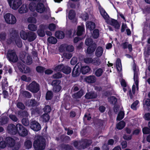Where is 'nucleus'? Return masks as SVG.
<instances>
[{
    "mask_svg": "<svg viewBox=\"0 0 150 150\" xmlns=\"http://www.w3.org/2000/svg\"><path fill=\"white\" fill-rule=\"evenodd\" d=\"M100 11L101 15L108 24L113 26L116 29L119 28L120 25L115 20L110 19L108 15L103 9H100Z\"/></svg>",
    "mask_w": 150,
    "mask_h": 150,
    "instance_id": "1",
    "label": "nucleus"
},
{
    "mask_svg": "<svg viewBox=\"0 0 150 150\" xmlns=\"http://www.w3.org/2000/svg\"><path fill=\"white\" fill-rule=\"evenodd\" d=\"M33 146L35 150H43L45 147V140L42 137L38 136L35 137Z\"/></svg>",
    "mask_w": 150,
    "mask_h": 150,
    "instance_id": "2",
    "label": "nucleus"
},
{
    "mask_svg": "<svg viewBox=\"0 0 150 150\" xmlns=\"http://www.w3.org/2000/svg\"><path fill=\"white\" fill-rule=\"evenodd\" d=\"M92 143L90 140L85 139L78 143L76 141L74 142V145L78 149H84Z\"/></svg>",
    "mask_w": 150,
    "mask_h": 150,
    "instance_id": "3",
    "label": "nucleus"
},
{
    "mask_svg": "<svg viewBox=\"0 0 150 150\" xmlns=\"http://www.w3.org/2000/svg\"><path fill=\"white\" fill-rule=\"evenodd\" d=\"M136 69L135 65L133 66V69L134 71V79L135 83L132 87V91L133 94H135L136 92H137L139 89L138 86V73L135 71Z\"/></svg>",
    "mask_w": 150,
    "mask_h": 150,
    "instance_id": "4",
    "label": "nucleus"
},
{
    "mask_svg": "<svg viewBox=\"0 0 150 150\" xmlns=\"http://www.w3.org/2000/svg\"><path fill=\"white\" fill-rule=\"evenodd\" d=\"M85 44L86 45L89 46L87 50L88 53L91 54L94 51L96 46V44L93 43L91 39L87 38L85 41Z\"/></svg>",
    "mask_w": 150,
    "mask_h": 150,
    "instance_id": "5",
    "label": "nucleus"
},
{
    "mask_svg": "<svg viewBox=\"0 0 150 150\" xmlns=\"http://www.w3.org/2000/svg\"><path fill=\"white\" fill-rule=\"evenodd\" d=\"M8 3L11 8L16 10L22 4L21 0H8Z\"/></svg>",
    "mask_w": 150,
    "mask_h": 150,
    "instance_id": "6",
    "label": "nucleus"
},
{
    "mask_svg": "<svg viewBox=\"0 0 150 150\" xmlns=\"http://www.w3.org/2000/svg\"><path fill=\"white\" fill-rule=\"evenodd\" d=\"M4 18L5 21L8 24H13L16 22V19L15 17L10 13L5 14L4 16Z\"/></svg>",
    "mask_w": 150,
    "mask_h": 150,
    "instance_id": "7",
    "label": "nucleus"
},
{
    "mask_svg": "<svg viewBox=\"0 0 150 150\" xmlns=\"http://www.w3.org/2000/svg\"><path fill=\"white\" fill-rule=\"evenodd\" d=\"M7 144L4 141H2L0 142V148H4L6 147L7 145H8L10 147L13 146L15 144L14 140L11 138L7 137L6 139Z\"/></svg>",
    "mask_w": 150,
    "mask_h": 150,
    "instance_id": "8",
    "label": "nucleus"
},
{
    "mask_svg": "<svg viewBox=\"0 0 150 150\" xmlns=\"http://www.w3.org/2000/svg\"><path fill=\"white\" fill-rule=\"evenodd\" d=\"M27 88L28 90L33 93L37 92L39 90L38 84L35 81L32 82L28 86Z\"/></svg>",
    "mask_w": 150,
    "mask_h": 150,
    "instance_id": "9",
    "label": "nucleus"
},
{
    "mask_svg": "<svg viewBox=\"0 0 150 150\" xmlns=\"http://www.w3.org/2000/svg\"><path fill=\"white\" fill-rule=\"evenodd\" d=\"M17 129V132L19 135L21 136L24 137L26 136L28 134L27 130L23 127L22 125L20 124L16 125Z\"/></svg>",
    "mask_w": 150,
    "mask_h": 150,
    "instance_id": "10",
    "label": "nucleus"
},
{
    "mask_svg": "<svg viewBox=\"0 0 150 150\" xmlns=\"http://www.w3.org/2000/svg\"><path fill=\"white\" fill-rule=\"evenodd\" d=\"M7 56L9 60L11 62H16L18 60V58L14 51H8L7 54Z\"/></svg>",
    "mask_w": 150,
    "mask_h": 150,
    "instance_id": "11",
    "label": "nucleus"
},
{
    "mask_svg": "<svg viewBox=\"0 0 150 150\" xmlns=\"http://www.w3.org/2000/svg\"><path fill=\"white\" fill-rule=\"evenodd\" d=\"M60 81L59 80H54L52 82V85L54 86L53 91L56 92H59L61 89V86L59 85Z\"/></svg>",
    "mask_w": 150,
    "mask_h": 150,
    "instance_id": "12",
    "label": "nucleus"
},
{
    "mask_svg": "<svg viewBox=\"0 0 150 150\" xmlns=\"http://www.w3.org/2000/svg\"><path fill=\"white\" fill-rule=\"evenodd\" d=\"M30 127L32 130L35 131H38L41 129V126L39 123L35 120L31 122Z\"/></svg>",
    "mask_w": 150,
    "mask_h": 150,
    "instance_id": "13",
    "label": "nucleus"
},
{
    "mask_svg": "<svg viewBox=\"0 0 150 150\" xmlns=\"http://www.w3.org/2000/svg\"><path fill=\"white\" fill-rule=\"evenodd\" d=\"M7 130L9 133L11 134H16L17 132V129L16 125L15 126L13 124H10L8 125Z\"/></svg>",
    "mask_w": 150,
    "mask_h": 150,
    "instance_id": "14",
    "label": "nucleus"
},
{
    "mask_svg": "<svg viewBox=\"0 0 150 150\" xmlns=\"http://www.w3.org/2000/svg\"><path fill=\"white\" fill-rule=\"evenodd\" d=\"M18 65V69L22 72L27 73L30 71V69L23 64L19 63Z\"/></svg>",
    "mask_w": 150,
    "mask_h": 150,
    "instance_id": "15",
    "label": "nucleus"
},
{
    "mask_svg": "<svg viewBox=\"0 0 150 150\" xmlns=\"http://www.w3.org/2000/svg\"><path fill=\"white\" fill-rule=\"evenodd\" d=\"M36 37L35 34L32 32H28L27 40L29 42H32L34 40Z\"/></svg>",
    "mask_w": 150,
    "mask_h": 150,
    "instance_id": "16",
    "label": "nucleus"
},
{
    "mask_svg": "<svg viewBox=\"0 0 150 150\" xmlns=\"http://www.w3.org/2000/svg\"><path fill=\"white\" fill-rule=\"evenodd\" d=\"M21 59L23 62L26 63L28 65L32 63V58L27 54L25 55L24 57L22 58Z\"/></svg>",
    "mask_w": 150,
    "mask_h": 150,
    "instance_id": "17",
    "label": "nucleus"
},
{
    "mask_svg": "<svg viewBox=\"0 0 150 150\" xmlns=\"http://www.w3.org/2000/svg\"><path fill=\"white\" fill-rule=\"evenodd\" d=\"M28 11L27 6L25 4H23L18 9V12L20 13H25L27 12Z\"/></svg>",
    "mask_w": 150,
    "mask_h": 150,
    "instance_id": "18",
    "label": "nucleus"
},
{
    "mask_svg": "<svg viewBox=\"0 0 150 150\" xmlns=\"http://www.w3.org/2000/svg\"><path fill=\"white\" fill-rule=\"evenodd\" d=\"M80 69L77 65L74 68L72 72V75L74 77L78 76L80 73Z\"/></svg>",
    "mask_w": 150,
    "mask_h": 150,
    "instance_id": "19",
    "label": "nucleus"
},
{
    "mask_svg": "<svg viewBox=\"0 0 150 150\" xmlns=\"http://www.w3.org/2000/svg\"><path fill=\"white\" fill-rule=\"evenodd\" d=\"M103 48L100 46L98 47L96 49L95 51V55L97 57H100L103 52Z\"/></svg>",
    "mask_w": 150,
    "mask_h": 150,
    "instance_id": "20",
    "label": "nucleus"
},
{
    "mask_svg": "<svg viewBox=\"0 0 150 150\" xmlns=\"http://www.w3.org/2000/svg\"><path fill=\"white\" fill-rule=\"evenodd\" d=\"M36 9L38 12L40 13H42L45 10L44 5L42 3H38Z\"/></svg>",
    "mask_w": 150,
    "mask_h": 150,
    "instance_id": "21",
    "label": "nucleus"
},
{
    "mask_svg": "<svg viewBox=\"0 0 150 150\" xmlns=\"http://www.w3.org/2000/svg\"><path fill=\"white\" fill-rule=\"evenodd\" d=\"M86 81L88 83H93L96 80V77L94 76H90L85 78Z\"/></svg>",
    "mask_w": 150,
    "mask_h": 150,
    "instance_id": "22",
    "label": "nucleus"
},
{
    "mask_svg": "<svg viewBox=\"0 0 150 150\" xmlns=\"http://www.w3.org/2000/svg\"><path fill=\"white\" fill-rule=\"evenodd\" d=\"M84 32V25L78 26L77 32V35H81Z\"/></svg>",
    "mask_w": 150,
    "mask_h": 150,
    "instance_id": "23",
    "label": "nucleus"
},
{
    "mask_svg": "<svg viewBox=\"0 0 150 150\" xmlns=\"http://www.w3.org/2000/svg\"><path fill=\"white\" fill-rule=\"evenodd\" d=\"M95 24L94 23L91 22H87L86 24V28L87 30H93L95 28Z\"/></svg>",
    "mask_w": 150,
    "mask_h": 150,
    "instance_id": "24",
    "label": "nucleus"
},
{
    "mask_svg": "<svg viewBox=\"0 0 150 150\" xmlns=\"http://www.w3.org/2000/svg\"><path fill=\"white\" fill-rule=\"evenodd\" d=\"M121 46L124 49L128 48L130 51H131L132 50V45L131 44H129L128 42H125L121 44Z\"/></svg>",
    "mask_w": 150,
    "mask_h": 150,
    "instance_id": "25",
    "label": "nucleus"
},
{
    "mask_svg": "<svg viewBox=\"0 0 150 150\" xmlns=\"http://www.w3.org/2000/svg\"><path fill=\"white\" fill-rule=\"evenodd\" d=\"M80 69L82 73L84 74L89 72L90 70V68L87 66L82 67Z\"/></svg>",
    "mask_w": 150,
    "mask_h": 150,
    "instance_id": "26",
    "label": "nucleus"
},
{
    "mask_svg": "<svg viewBox=\"0 0 150 150\" xmlns=\"http://www.w3.org/2000/svg\"><path fill=\"white\" fill-rule=\"evenodd\" d=\"M97 97V95L93 92L87 93L85 96V98L87 99L95 98Z\"/></svg>",
    "mask_w": 150,
    "mask_h": 150,
    "instance_id": "27",
    "label": "nucleus"
},
{
    "mask_svg": "<svg viewBox=\"0 0 150 150\" xmlns=\"http://www.w3.org/2000/svg\"><path fill=\"white\" fill-rule=\"evenodd\" d=\"M55 35L57 38L60 39L63 38L64 36V33L62 31H56Z\"/></svg>",
    "mask_w": 150,
    "mask_h": 150,
    "instance_id": "28",
    "label": "nucleus"
},
{
    "mask_svg": "<svg viewBox=\"0 0 150 150\" xmlns=\"http://www.w3.org/2000/svg\"><path fill=\"white\" fill-rule=\"evenodd\" d=\"M47 41L49 43L53 44H56L57 42V39L52 36L49 37L47 39Z\"/></svg>",
    "mask_w": 150,
    "mask_h": 150,
    "instance_id": "29",
    "label": "nucleus"
},
{
    "mask_svg": "<svg viewBox=\"0 0 150 150\" xmlns=\"http://www.w3.org/2000/svg\"><path fill=\"white\" fill-rule=\"evenodd\" d=\"M28 32H26L25 31L22 30L20 32V35L21 38L23 40H26L28 36Z\"/></svg>",
    "mask_w": 150,
    "mask_h": 150,
    "instance_id": "30",
    "label": "nucleus"
},
{
    "mask_svg": "<svg viewBox=\"0 0 150 150\" xmlns=\"http://www.w3.org/2000/svg\"><path fill=\"white\" fill-rule=\"evenodd\" d=\"M71 68L67 66H65L64 65V68L62 69V71L63 73L65 74H69L71 71Z\"/></svg>",
    "mask_w": 150,
    "mask_h": 150,
    "instance_id": "31",
    "label": "nucleus"
},
{
    "mask_svg": "<svg viewBox=\"0 0 150 150\" xmlns=\"http://www.w3.org/2000/svg\"><path fill=\"white\" fill-rule=\"evenodd\" d=\"M83 94V91L81 90L79 92L75 93L73 95V98H80Z\"/></svg>",
    "mask_w": 150,
    "mask_h": 150,
    "instance_id": "32",
    "label": "nucleus"
},
{
    "mask_svg": "<svg viewBox=\"0 0 150 150\" xmlns=\"http://www.w3.org/2000/svg\"><path fill=\"white\" fill-rule=\"evenodd\" d=\"M116 64L117 70L118 71H121L122 69V66L120 59H117Z\"/></svg>",
    "mask_w": 150,
    "mask_h": 150,
    "instance_id": "33",
    "label": "nucleus"
},
{
    "mask_svg": "<svg viewBox=\"0 0 150 150\" xmlns=\"http://www.w3.org/2000/svg\"><path fill=\"white\" fill-rule=\"evenodd\" d=\"M57 140H60L61 141H65V142H67L68 141H69L70 140V138L69 136L63 135L61 136L59 139L57 138Z\"/></svg>",
    "mask_w": 150,
    "mask_h": 150,
    "instance_id": "34",
    "label": "nucleus"
},
{
    "mask_svg": "<svg viewBox=\"0 0 150 150\" xmlns=\"http://www.w3.org/2000/svg\"><path fill=\"white\" fill-rule=\"evenodd\" d=\"M125 125V123L123 121H121L117 124V128L119 129H121L123 128Z\"/></svg>",
    "mask_w": 150,
    "mask_h": 150,
    "instance_id": "35",
    "label": "nucleus"
},
{
    "mask_svg": "<svg viewBox=\"0 0 150 150\" xmlns=\"http://www.w3.org/2000/svg\"><path fill=\"white\" fill-rule=\"evenodd\" d=\"M75 13L74 11L73 10H71L69 12V18L71 20H75L76 21V19H75Z\"/></svg>",
    "mask_w": 150,
    "mask_h": 150,
    "instance_id": "36",
    "label": "nucleus"
},
{
    "mask_svg": "<svg viewBox=\"0 0 150 150\" xmlns=\"http://www.w3.org/2000/svg\"><path fill=\"white\" fill-rule=\"evenodd\" d=\"M80 17L83 20L86 21L88 19V13L84 12L81 14Z\"/></svg>",
    "mask_w": 150,
    "mask_h": 150,
    "instance_id": "37",
    "label": "nucleus"
},
{
    "mask_svg": "<svg viewBox=\"0 0 150 150\" xmlns=\"http://www.w3.org/2000/svg\"><path fill=\"white\" fill-rule=\"evenodd\" d=\"M28 29L32 31H35L37 29V27L36 25L33 24H30L28 26Z\"/></svg>",
    "mask_w": 150,
    "mask_h": 150,
    "instance_id": "38",
    "label": "nucleus"
},
{
    "mask_svg": "<svg viewBox=\"0 0 150 150\" xmlns=\"http://www.w3.org/2000/svg\"><path fill=\"white\" fill-rule=\"evenodd\" d=\"M41 118L43 120V121L44 122H47L48 121L50 117L48 114L47 113L41 116Z\"/></svg>",
    "mask_w": 150,
    "mask_h": 150,
    "instance_id": "39",
    "label": "nucleus"
},
{
    "mask_svg": "<svg viewBox=\"0 0 150 150\" xmlns=\"http://www.w3.org/2000/svg\"><path fill=\"white\" fill-rule=\"evenodd\" d=\"M124 116V112L122 111H120L117 115V120H121L123 118Z\"/></svg>",
    "mask_w": 150,
    "mask_h": 150,
    "instance_id": "40",
    "label": "nucleus"
},
{
    "mask_svg": "<svg viewBox=\"0 0 150 150\" xmlns=\"http://www.w3.org/2000/svg\"><path fill=\"white\" fill-rule=\"evenodd\" d=\"M8 119V118L6 117L4 118L0 117V125H3L7 123Z\"/></svg>",
    "mask_w": 150,
    "mask_h": 150,
    "instance_id": "41",
    "label": "nucleus"
},
{
    "mask_svg": "<svg viewBox=\"0 0 150 150\" xmlns=\"http://www.w3.org/2000/svg\"><path fill=\"white\" fill-rule=\"evenodd\" d=\"M103 71V70L102 69L99 68L95 72V75L96 76L99 77L102 75Z\"/></svg>",
    "mask_w": 150,
    "mask_h": 150,
    "instance_id": "42",
    "label": "nucleus"
},
{
    "mask_svg": "<svg viewBox=\"0 0 150 150\" xmlns=\"http://www.w3.org/2000/svg\"><path fill=\"white\" fill-rule=\"evenodd\" d=\"M25 146L27 149L31 148L32 146V142L29 140H27L25 142Z\"/></svg>",
    "mask_w": 150,
    "mask_h": 150,
    "instance_id": "43",
    "label": "nucleus"
},
{
    "mask_svg": "<svg viewBox=\"0 0 150 150\" xmlns=\"http://www.w3.org/2000/svg\"><path fill=\"white\" fill-rule=\"evenodd\" d=\"M64 65L61 64L58 65L55 67L54 70L56 71H60L62 70L64 68Z\"/></svg>",
    "mask_w": 150,
    "mask_h": 150,
    "instance_id": "44",
    "label": "nucleus"
},
{
    "mask_svg": "<svg viewBox=\"0 0 150 150\" xmlns=\"http://www.w3.org/2000/svg\"><path fill=\"white\" fill-rule=\"evenodd\" d=\"M29 23H35L37 22L36 19L34 17H30L27 19Z\"/></svg>",
    "mask_w": 150,
    "mask_h": 150,
    "instance_id": "45",
    "label": "nucleus"
},
{
    "mask_svg": "<svg viewBox=\"0 0 150 150\" xmlns=\"http://www.w3.org/2000/svg\"><path fill=\"white\" fill-rule=\"evenodd\" d=\"M66 50L69 52H71L74 51V47L71 45H66Z\"/></svg>",
    "mask_w": 150,
    "mask_h": 150,
    "instance_id": "46",
    "label": "nucleus"
},
{
    "mask_svg": "<svg viewBox=\"0 0 150 150\" xmlns=\"http://www.w3.org/2000/svg\"><path fill=\"white\" fill-rule=\"evenodd\" d=\"M99 31L98 30L96 29L93 31L92 36L94 38H98L99 36Z\"/></svg>",
    "mask_w": 150,
    "mask_h": 150,
    "instance_id": "47",
    "label": "nucleus"
},
{
    "mask_svg": "<svg viewBox=\"0 0 150 150\" xmlns=\"http://www.w3.org/2000/svg\"><path fill=\"white\" fill-rule=\"evenodd\" d=\"M92 64L96 65H99L100 64L99 59L97 58L93 59Z\"/></svg>",
    "mask_w": 150,
    "mask_h": 150,
    "instance_id": "48",
    "label": "nucleus"
},
{
    "mask_svg": "<svg viewBox=\"0 0 150 150\" xmlns=\"http://www.w3.org/2000/svg\"><path fill=\"white\" fill-rule=\"evenodd\" d=\"M117 100L116 98L114 96H112L109 98V101L110 103L115 104L117 102Z\"/></svg>",
    "mask_w": 150,
    "mask_h": 150,
    "instance_id": "49",
    "label": "nucleus"
},
{
    "mask_svg": "<svg viewBox=\"0 0 150 150\" xmlns=\"http://www.w3.org/2000/svg\"><path fill=\"white\" fill-rule=\"evenodd\" d=\"M22 123L25 126H28L29 125V121L28 119L25 118H23L22 120Z\"/></svg>",
    "mask_w": 150,
    "mask_h": 150,
    "instance_id": "50",
    "label": "nucleus"
},
{
    "mask_svg": "<svg viewBox=\"0 0 150 150\" xmlns=\"http://www.w3.org/2000/svg\"><path fill=\"white\" fill-rule=\"evenodd\" d=\"M35 5L33 2H31L29 4V8L31 11H33L35 9Z\"/></svg>",
    "mask_w": 150,
    "mask_h": 150,
    "instance_id": "51",
    "label": "nucleus"
},
{
    "mask_svg": "<svg viewBox=\"0 0 150 150\" xmlns=\"http://www.w3.org/2000/svg\"><path fill=\"white\" fill-rule=\"evenodd\" d=\"M139 101L136 100L131 105V107L132 109L134 110H136L137 109V105L139 103Z\"/></svg>",
    "mask_w": 150,
    "mask_h": 150,
    "instance_id": "52",
    "label": "nucleus"
},
{
    "mask_svg": "<svg viewBox=\"0 0 150 150\" xmlns=\"http://www.w3.org/2000/svg\"><path fill=\"white\" fill-rule=\"evenodd\" d=\"M143 105L144 106L147 107L150 106V99H146L144 100Z\"/></svg>",
    "mask_w": 150,
    "mask_h": 150,
    "instance_id": "53",
    "label": "nucleus"
},
{
    "mask_svg": "<svg viewBox=\"0 0 150 150\" xmlns=\"http://www.w3.org/2000/svg\"><path fill=\"white\" fill-rule=\"evenodd\" d=\"M52 93L50 91H48L46 93V99L47 100H50L52 98Z\"/></svg>",
    "mask_w": 150,
    "mask_h": 150,
    "instance_id": "54",
    "label": "nucleus"
},
{
    "mask_svg": "<svg viewBox=\"0 0 150 150\" xmlns=\"http://www.w3.org/2000/svg\"><path fill=\"white\" fill-rule=\"evenodd\" d=\"M48 28L50 30L53 31L56 28V26L53 23L50 24L48 25Z\"/></svg>",
    "mask_w": 150,
    "mask_h": 150,
    "instance_id": "55",
    "label": "nucleus"
},
{
    "mask_svg": "<svg viewBox=\"0 0 150 150\" xmlns=\"http://www.w3.org/2000/svg\"><path fill=\"white\" fill-rule=\"evenodd\" d=\"M93 59L91 58L87 57L84 59V62L87 64H89L92 63Z\"/></svg>",
    "mask_w": 150,
    "mask_h": 150,
    "instance_id": "56",
    "label": "nucleus"
},
{
    "mask_svg": "<svg viewBox=\"0 0 150 150\" xmlns=\"http://www.w3.org/2000/svg\"><path fill=\"white\" fill-rule=\"evenodd\" d=\"M37 32L38 35L40 36L43 37L45 35L44 30L42 29L38 30Z\"/></svg>",
    "mask_w": 150,
    "mask_h": 150,
    "instance_id": "57",
    "label": "nucleus"
},
{
    "mask_svg": "<svg viewBox=\"0 0 150 150\" xmlns=\"http://www.w3.org/2000/svg\"><path fill=\"white\" fill-rule=\"evenodd\" d=\"M66 45L64 44L61 45L59 47V50L61 52H63L64 51L65 49L66 48Z\"/></svg>",
    "mask_w": 150,
    "mask_h": 150,
    "instance_id": "58",
    "label": "nucleus"
},
{
    "mask_svg": "<svg viewBox=\"0 0 150 150\" xmlns=\"http://www.w3.org/2000/svg\"><path fill=\"white\" fill-rule=\"evenodd\" d=\"M77 59L76 57H73L71 61V63L72 65L75 64L77 62Z\"/></svg>",
    "mask_w": 150,
    "mask_h": 150,
    "instance_id": "59",
    "label": "nucleus"
},
{
    "mask_svg": "<svg viewBox=\"0 0 150 150\" xmlns=\"http://www.w3.org/2000/svg\"><path fill=\"white\" fill-rule=\"evenodd\" d=\"M51 109L49 105H46L44 108V111L45 113H48L50 112Z\"/></svg>",
    "mask_w": 150,
    "mask_h": 150,
    "instance_id": "60",
    "label": "nucleus"
},
{
    "mask_svg": "<svg viewBox=\"0 0 150 150\" xmlns=\"http://www.w3.org/2000/svg\"><path fill=\"white\" fill-rule=\"evenodd\" d=\"M16 44L19 47H21L22 45V43L21 40L20 39H18L15 41Z\"/></svg>",
    "mask_w": 150,
    "mask_h": 150,
    "instance_id": "61",
    "label": "nucleus"
},
{
    "mask_svg": "<svg viewBox=\"0 0 150 150\" xmlns=\"http://www.w3.org/2000/svg\"><path fill=\"white\" fill-rule=\"evenodd\" d=\"M149 129L147 127H145L143 128L142 132L144 134H148L149 132Z\"/></svg>",
    "mask_w": 150,
    "mask_h": 150,
    "instance_id": "62",
    "label": "nucleus"
},
{
    "mask_svg": "<svg viewBox=\"0 0 150 150\" xmlns=\"http://www.w3.org/2000/svg\"><path fill=\"white\" fill-rule=\"evenodd\" d=\"M44 70V68L42 67L39 66L36 68V70L38 72H42Z\"/></svg>",
    "mask_w": 150,
    "mask_h": 150,
    "instance_id": "63",
    "label": "nucleus"
},
{
    "mask_svg": "<svg viewBox=\"0 0 150 150\" xmlns=\"http://www.w3.org/2000/svg\"><path fill=\"white\" fill-rule=\"evenodd\" d=\"M144 118L145 120H150V113H147L144 115Z\"/></svg>",
    "mask_w": 150,
    "mask_h": 150,
    "instance_id": "64",
    "label": "nucleus"
}]
</instances>
